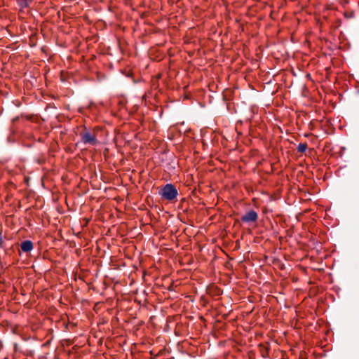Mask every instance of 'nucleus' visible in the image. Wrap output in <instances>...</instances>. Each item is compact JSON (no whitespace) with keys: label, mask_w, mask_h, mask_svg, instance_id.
I'll list each match as a JSON object with an SVG mask.
<instances>
[{"label":"nucleus","mask_w":359,"mask_h":359,"mask_svg":"<svg viewBox=\"0 0 359 359\" xmlns=\"http://www.w3.org/2000/svg\"><path fill=\"white\" fill-rule=\"evenodd\" d=\"M162 200L168 201H174L178 196V191L175 185L172 184H166L162 186L161 190L158 191Z\"/></svg>","instance_id":"nucleus-2"},{"label":"nucleus","mask_w":359,"mask_h":359,"mask_svg":"<svg viewBox=\"0 0 359 359\" xmlns=\"http://www.w3.org/2000/svg\"><path fill=\"white\" fill-rule=\"evenodd\" d=\"M169 329V326L168 325V320H165V327H164V331L167 332Z\"/></svg>","instance_id":"nucleus-9"},{"label":"nucleus","mask_w":359,"mask_h":359,"mask_svg":"<svg viewBox=\"0 0 359 359\" xmlns=\"http://www.w3.org/2000/svg\"><path fill=\"white\" fill-rule=\"evenodd\" d=\"M307 144L306 142H304V143H300L299 145H298V147H297V151L299 153H304L306 151V150L307 149Z\"/></svg>","instance_id":"nucleus-7"},{"label":"nucleus","mask_w":359,"mask_h":359,"mask_svg":"<svg viewBox=\"0 0 359 359\" xmlns=\"http://www.w3.org/2000/svg\"><path fill=\"white\" fill-rule=\"evenodd\" d=\"M81 142L86 144L95 145L97 143L96 135L88 130L83 131L80 133Z\"/></svg>","instance_id":"nucleus-3"},{"label":"nucleus","mask_w":359,"mask_h":359,"mask_svg":"<svg viewBox=\"0 0 359 359\" xmlns=\"http://www.w3.org/2000/svg\"><path fill=\"white\" fill-rule=\"evenodd\" d=\"M32 0H17V3L20 9L28 8Z\"/></svg>","instance_id":"nucleus-6"},{"label":"nucleus","mask_w":359,"mask_h":359,"mask_svg":"<svg viewBox=\"0 0 359 359\" xmlns=\"http://www.w3.org/2000/svg\"><path fill=\"white\" fill-rule=\"evenodd\" d=\"M161 172H163V175H165L164 170H161V172H160V174H161Z\"/></svg>","instance_id":"nucleus-12"},{"label":"nucleus","mask_w":359,"mask_h":359,"mask_svg":"<svg viewBox=\"0 0 359 359\" xmlns=\"http://www.w3.org/2000/svg\"><path fill=\"white\" fill-rule=\"evenodd\" d=\"M161 351H158V355L159 356L160 355H161Z\"/></svg>","instance_id":"nucleus-11"},{"label":"nucleus","mask_w":359,"mask_h":359,"mask_svg":"<svg viewBox=\"0 0 359 359\" xmlns=\"http://www.w3.org/2000/svg\"><path fill=\"white\" fill-rule=\"evenodd\" d=\"M21 250L25 252H29L32 250L33 249V243L31 241H23L21 245Z\"/></svg>","instance_id":"nucleus-5"},{"label":"nucleus","mask_w":359,"mask_h":359,"mask_svg":"<svg viewBox=\"0 0 359 359\" xmlns=\"http://www.w3.org/2000/svg\"><path fill=\"white\" fill-rule=\"evenodd\" d=\"M260 353L263 358H266L268 356L269 349L268 348L260 345Z\"/></svg>","instance_id":"nucleus-8"},{"label":"nucleus","mask_w":359,"mask_h":359,"mask_svg":"<svg viewBox=\"0 0 359 359\" xmlns=\"http://www.w3.org/2000/svg\"><path fill=\"white\" fill-rule=\"evenodd\" d=\"M257 213L255 210H250L242 216L241 220L243 222H252L257 221Z\"/></svg>","instance_id":"nucleus-4"},{"label":"nucleus","mask_w":359,"mask_h":359,"mask_svg":"<svg viewBox=\"0 0 359 359\" xmlns=\"http://www.w3.org/2000/svg\"><path fill=\"white\" fill-rule=\"evenodd\" d=\"M165 154L158 156V176L162 170H164L165 175H162L161 180L168 181L170 175L174 173L176 163L173 161L164 158Z\"/></svg>","instance_id":"nucleus-1"},{"label":"nucleus","mask_w":359,"mask_h":359,"mask_svg":"<svg viewBox=\"0 0 359 359\" xmlns=\"http://www.w3.org/2000/svg\"><path fill=\"white\" fill-rule=\"evenodd\" d=\"M4 241L2 239L1 232L0 231V248H3Z\"/></svg>","instance_id":"nucleus-10"}]
</instances>
